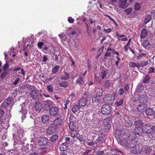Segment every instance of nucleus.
<instances>
[{
	"label": "nucleus",
	"mask_w": 155,
	"mask_h": 155,
	"mask_svg": "<svg viewBox=\"0 0 155 155\" xmlns=\"http://www.w3.org/2000/svg\"><path fill=\"white\" fill-rule=\"evenodd\" d=\"M128 135L127 139H121L119 140V143L120 145L132 148L137 144L138 142L137 140L135 139L136 135L132 132H130Z\"/></svg>",
	"instance_id": "nucleus-1"
},
{
	"label": "nucleus",
	"mask_w": 155,
	"mask_h": 155,
	"mask_svg": "<svg viewBox=\"0 0 155 155\" xmlns=\"http://www.w3.org/2000/svg\"><path fill=\"white\" fill-rule=\"evenodd\" d=\"M24 131L20 129L17 130V132L13 134V137L14 139V145L16 144H22L24 143V141L22 140Z\"/></svg>",
	"instance_id": "nucleus-2"
},
{
	"label": "nucleus",
	"mask_w": 155,
	"mask_h": 155,
	"mask_svg": "<svg viewBox=\"0 0 155 155\" xmlns=\"http://www.w3.org/2000/svg\"><path fill=\"white\" fill-rule=\"evenodd\" d=\"M103 91L100 88H95L92 96L93 102L99 103L101 101L100 97L103 95Z\"/></svg>",
	"instance_id": "nucleus-3"
},
{
	"label": "nucleus",
	"mask_w": 155,
	"mask_h": 155,
	"mask_svg": "<svg viewBox=\"0 0 155 155\" xmlns=\"http://www.w3.org/2000/svg\"><path fill=\"white\" fill-rule=\"evenodd\" d=\"M130 132H132L129 131L126 129H121L118 130L116 131V136L120 139L119 140H120V138L122 137H123L122 139H126L128 137L127 135Z\"/></svg>",
	"instance_id": "nucleus-4"
},
{
	"label": "nucleus",
	"mask_w": 155,
	"mask_h": 155,
	"mask_svg": "<svg viewBox=\"0 0 155 155\" xmlns=\"http://www.w3.org/2000/svg\"><path fill=\"white\" fill-rule=\"evenodd\" d=\"M61 118L60 117H57L53 121L51 125H53L54 129H58L63 126L64 122Z\"/></svg>",
	"instance_id": "nucleus-5"
},
{
	"label": "nucleus",
	"mask_w": 155,
	"mask_h": 155,
	"mask_svg": "<svg viewBox=\"0 0 155 155\" xmlns=\"http://www.w3.org/2000/svg\"><path fill=\"white\" fill-rule=\"evenodd\" d=\"M111 122L110 118H105L103 121V124L104 126V129L101 128L100 132V134L103 135V133L102 132L105 131L106 129L107 130H110L111 127Z\"/></svg>",
	"instance_id": "nucleus-6"
},
{
	"label": "nucleus",
	"mask_w": 155,
	"mask_h": 155,
	"mask_svg": "<svg viewBox=\"0 0 155 155\" xmlns=\"http://www.w3.org/2000/svg\"><path fill=\"white\" fill-rule=\"evenodd\" d=\"M59 110L58 107H52L49 109V114L52 116L56 117L60 116L59 114Z\"/></svg>",
	"instance_id": "nucleus-7"
},
{
	"label": "nucleus",
	"mask_w": 155,
	"mask_h": 155,
	"mask_svg": "<svg viewBox=\"0 0 155 155\" xmlns=\"http://www.w3.org/2000/svg\"><path fill=\"white\" fill-rule=\"evenodd\" d=\"M20 107H21V110H20V112H21L22 114L21 118L22 120L25 119L26 117V114L27 113V110L26 109V107L25 104L23 103L21 104ZM23 121H22V122Z\"/></svg>",
	"instance_id": "nucleus-8"
},
{
	"label": "nucleus",
	"mask_w": 155,
	"mask_h": 155,
	"mask_svg": "<svg viewBox=\"0 0 155 155\" xmlns=\"http://www.w3.org/2000/svg\"><path fill=\"white\" fill-rule=\"evenodd\" d=\"M30 146L32 150L31 152L29 155H38L39 153V148L36 147V144L34 143L31 144Z\"/></svg>",
	"instance_id": "nucleus-9"
},
{
	"label": "nucleus",
	"mask_w": 155,
	"mask_h": 155,
	"mask_svg": "<svg viewBox=\"0 0 155 155\" xmlns=\"http://www.w3.org/2000/svg\"><path fill=\"white\" fill-rule=\"evenodd\" d=\"M142 150V146L137 145V144L131 150V151L134 153L139 154Z\"/></svg>",
	"instance_id": "nucleus-10"
},
{
	"label": "nucleus",
	"mask_w": 155,
	"mask_h": 155,
	"mask_svg": "<svg viewBox=\"0 0 155 155\" xmlns=\"http://www.w3.org/2000/svg\"><path fill=\"white\" fill-rule=\"evenodd\" d=\"M110 110L108 105H103L101 109V112L103 114L107 115L110 113Z\"/></svg>",
	"instance_id": "nucleus-11"
},
{
	"label": "nucleus",
	"mask_w": 155,
	"mask_h": 155,
	"mask_svg": "<svg viewBox=\"0 0 155 155\" xmlns=\"http://www.w3.org/2000/svg\"><path fill=\"white\" fill-rule=\"evenodd\" d=\"M48 142V140L46 137H42L38 139V144L41 146H45Z\"/></svg>",
	"instance_id": "nucleus-12"
},
{
	"label": "nucleus",
	"mask_w": 155,
	"mask_h": 155,
	"mask_svg": "<svg viewBox=\"0 0 155 155\" xmlns=\"http://www.w3.org/2000/svg\"><path fill=\"white\" fill-rule=\"evenodd\" d=\"M127 0H119L118 4L119 7L122 9H125L128 6L129 4L127 3Z\"/></svg>",
	"instance_id": "nucleus-13"
},
{
	"label": "nucleus",
	"mask_w": 155,
	"mask_h": 155,
	"mask_svg": "<svg viewBox=\"0 0 155 155\" xmlns=\"http://www.w3.org/2000/svg\"><path fill=\"white\" fill-rule=\"evenodd\" d=\"M104 100L107 103L111 104L114 103V99L113 95H109L105 96Z\"/></svg>",
	"instance_id": "nucleus-14"
},
{
	"label": "nucleus",
	"mask_w": 155,
	"mask_h": 155,
	"mask_svg": "<svg viewBox=\"0 0 155 155\" xmlns=\"http://www.w3.org/2000/svg\"><path fill=\"white\" fill-rule=\"evenodd\" d=\"M30 95V97L34 100L36 99L39 96H42L41 94L38 93L37 91L33 90L31 91Z\"/></svg>",
	"instance_id": "nucleus-15"
},
{
	"label": "nucleus",
	"mask_w": 155,
	"mask_h": 155,
	"mask_svg": "<svg viewBox=\"0 0 155 155\" xmlns=\"http://www.w3.org/2000/svg\"><path fill=\"white\" fill-rule=\"evenodd\" d=\"M148 98V97L146 94L139 95L138 100L140 103L144 104L147 103Z\"/></svg>",
	"instance_id": "nucleus-16"
},
{
	"label": "nucleus",
	"mask_w": 155,
	"mask_h": 155,
	"mask_svg": "<svg viewBox=\"0 0 155 155\" xmlns=\"http://www.w3.org/2000/svg\"><path fill=\"white\" fill-rule=\"evenodd\" d=\"M104 142L105 139L104 137L102 136H100L96 140L94 143L96 144V146H99Z\"/></svg>",
	"instance_id": "nucleus-17"
},
{
	"label": "nucleus",
	"mask_w": 155,
	"mask_h": 155,
	"mask_svg": "<svg viewBox=\"0 0 155 155\" xmlns=\"http://www.w3.org/2000/svg\"><path fill=\"white\" fill-rule=\"evenodd\" d=\"M42 108V106L39 102H36L35 103V111L39 112Z\"/></svg>",
	"instance_id": "nucleus-18"
},
{
	"label": "nucleus",
	"mask_w": 155,
	"mask_h": 155,
	"mask_svg": "<svg viewBox=\"0 0 155 155\" xmlns=\"http://www.w3.org/2000/svg\"><path fill=\"white\" fill-rule=\"evenodd\" d=\"M12 101V98L9 97L5 100L2 104V106L6 107L11 104Z\"/></svg>",
	"instance_id": "nucleus-19"
},
{
	"label": "nucleus",
	"mask_w": 155,
	"mask_h": 155,
	"mask_svg": "<svg viewBox=\"0 0 155 155\" xmlns=\"http://www.w3.org/2000/svg\"><path fill=\"white\" fill-rule=\"evenodd\" d=\"M147 105L146 104H142L138 105L137 109L139 111L143 112L144 111Z\"/></svg>",
	"instance_id": "nucleus-20"
},
{
	"label": "nucleus",
	"mask_w": 155,
	"mask_h": 155,
	"mask_svg": "<svg viewBox=\"0 0 155 155\" xmlns=\"http://www.w3.org/2000/svg\"><path fill=\"white\" fill-rule=\"evenodd\" d=\"M87 97H83L79 101V104L80 106H84L87 104Z\"/></svg>",
	"instance_id": "nucleus-21"
},
{
	"label": "nucleus",
	"mask_w": 155,
	"mask_h": 155,
	"mask_svg": "<svg viewBox=\"0 0 155 155\" xmlns=\"http://www.w3.org/2000/svg\"><path fill=\"white\" fill-rule=\"evenodd\" d=\"M49 116L44 115L41 118L42 122L44 124H48L49 123Z\"/></svg>",
	"instance_id": "nucleus-22"
},
{
	"label": "nucleus",
	"mask_w": 155,
	"mask_h": 155,
	"mask_svg": "<svg viewBox=\"0 0 155 155\" xmlns=\"http://www.w3.org/2000/svg\"><path fill=\"white\" fill-rule=\"evenodd\" d=\"M134 124L137 128H140L143 126V124L141 120H138L134 122Z\"/></svg>",
	"instance_id": "nucleus-23"
},
{
	"label": "nucleus",
	"mask_w": 155,
	"mask_h": 155,
	"mask_svg": "<svg viewBox=\"0 0 155 155\" xmlns=\"http://www.w3.org/2000/svg\"><path fill=\"white\" fill-rule=\"evenodd\" d=\"M56 130L57 129H54V127L53 125H51V126L48 127L47 131L48 133L50 134H53L55 131V130Z\"/></svg>",
	"instance_id": "nucleus-24"
},
{
	"label": "nucleus",
	"mask_w": 155,
	"mask_h": 155,
	"mask_svg": "<svg viewBox=\"0 0 155 155\" xmlns=\"http://www.w3.org/2000/svg\"><path fill=\"white\" fill-rule=\"evenodd\" d=\"M58 84L60 87L64 88L67 87L69 85L68 82L65 80L59 82Z\"/></svg>",
	"instance_id": "nucleus-25"
},
{
	"label": "nucleus",
	"mask_w": 155,
	"mask_h": 155,
	"mask_svg": "<svg viewBox=\"0 0 155 155\" xmlns=\"http://www.w3.org/2000/svg\"><path fill=\"white\" fill-rule=\"evenodd\" d=\"M146 114L148 116H151L154 114V111L152 108H148L145 111Z\"/></svg>",
	"instance_id": "nucleus-26"
},
{
	"label": "nucleus",
	"mask_w": 155,
	"mask_h": 155,
	"mask_svg": "<svg viewBox=\"0 0 155 155\" xmlns=\"http://www.w3.org/2000/svg\"><path fill=\"white\" fill-rule=\"evenodd\" d=\"M147 30L145 28H143L141 31L140 38H143L147 36Z\"/></svg>",
	"instance_id": "nucleus-27"
},
{
	"label": "nucleus",
	"mask_w": 155,
	"mask_h": 155,
	"mask_svg": "<svg viewBox=\"0 0 155 155\" xmlns=\"http://www.w3.org/2000/svg\"><path fill=\"white\" fill-rule=\"evenodd\" d=\"M75 122L76 121H71L70 122L69 125V128L71 130H74L76 128V125L75 124Z\"/></svg>",
	"instance_id": "nucleus-28"
},
{
	"label": "nucleus",
	"mask_w": 155,
	"mask_h": 155,
	"mask_svg": "<svg viewBox=\"0 0 155 155\" xmlns=\"http://www.w3.org/2000/svg\"><path fill=\"white\" fill-rule=\"evenodd\" d=\"M76 83L80 85L81 86L84 83L83 78L81 77H80L78 78L76 80Z\"/></svg>",
	"instance_id": "nucleus-29"
},
{
	"label": "nucleus",
	"mask_w": 155,
	"mask_h": 155,
	"mask_svg": "<svg viewBox=\"0 0 155 155\" xmlns=\"http://www.w3.org/2000/svg\"><path fill=\"white\" fill-rule=\"evenodd\" d=\"M151 16L150 15H146L144 19V23L145 25L149 22L151 19Z\"/></svg>",
	"instance_id": "nucleus-30"
},
{
	"label": "nucleus",
	"mask_w": 155,
	"mask_h": 155,
	"mask_svg": "<svg viewBox=\"0 0 155 155\" xmlns=\"http://www.w3.org/2000/svg\"><path fill=\"white\" fill-rule=\"evenodd\" d=\"M144 86H143V84L141 83H140L137 86L136 88V91L138 92H141L143 90Z\"/></svg>",
	"instance_id": "nucleus-31"
},
{
	"label": "nucleus",
	"mask_w": 155,
	"mask_h": 155,
	"mask_svg": "<svg viewBox=\"0 0 155 155\" xmlns=\"http://www.w3.org/2000/svg\"><path fill=\"white\" fill-rule=\"evenodd\" d=\"M129 66L130 67L135 68L137 67L138 68H140L139 64L138 62L134 63L133 62H130L129 64Z\"/></svg>",
	"instance_id": "nucleus-32"
},
{
	"label": "nucleus",
	"mask_w": 155,
	"mask_h": 155,
	"mask_svg": "<svg viewBox=\"0 0 155 155\" xmlns=\"http://www.w3.org/2000/svg\"><path fill=\"white\" fill-rule=\"evenodd\" d=\"M44 103L45 105H47L48 107L52 106L54 105V103L51 101L50 100H48L44 101Z\"/></svg>",
	"instance_id": "nucleus-33"
},
{
	"label": "nucleus",
	"mask_w": 155,
	"mask_h": 155,
	"mask_svg": "<svg viewBox=\"0 0 155 155\" xmlns=\"http://www.w3.org/2000/svg\"><path fill=\"white\" fill-rule=\"evenodd\" d=\"M80 109V106L78 104L74 105L72 108V112L75 113L77 111H78Z\"/></svg>",
	"instance_id": "nucleus-34"
},
{
	"label": "nucleus",
	"mask_w": 155,
	"mask_h": 155,
	"mask_svg": "<svg viewBox=\"0 0 155 155\" xmlns=\"http://www.w3.org/2000/svg\"><path fill=\"white\" fill-rule=\"evenodd\" d=\"M61 78L62 80H67L69 78V74L67 72H65L64 74L61 76Z\"/></svg>",
	"instance_id": "nucleus-35"
},
{
	"label": "nucleus",
	"mask_w": 155,
	"mask_h": 155,
	"mask_svg": "<svg viewBox=\"0 0 155 155\" xmlns=\"http://www.w3.org/2000/svg\"><path fill=\"white\" fill-rule=\"evenodd\" d=\"M152 150L151 148L149 146L145 147L144 151L146 154L150 153Z\"/></svg>",
	"instance_id": "nucleus-36"
},
{
	"label": "nucleus",
	"mask_w": 155,
	"mask_h": 155,
	"mask_svg": "<svg viewBox=\"0 0 155 155\" xmlns=\"http://www.w3.org/2000/svg\"><path fill=\"white\" fill-rule=\"evenodd\" d=\"M67 149V143H62L60 147V150L61 151H64Z\"/></svg>",
	"instance_id": "nucleus-37"
},
{
	"label": "nucleus",
	"mask_w": 155,
	"mask_h": 155,
	"mask_svg": "<svg viewBox=\"0 0 155 155\" xmlns=\"http://www.w3.org/2000/svg\"><path fill=\"white\" fill-rule=\"evenodd\" d=\"M142 45L144 48L146 49H147L149 47L148 46L150 45L149 42L146 40H144Z\"/></svg>",
	"instance_id": "nucleus-38"
},
{
	"label": "nucleus",
	"mask_w": 155,
	"mask_h": 155,
	"mask_svg": "<svg viewBox=\"0 0 155 155\" xmlns=\"http://www.w3.org/2000/svg\"><path fill=\"white\" fill-rule=\"evenodd\" d=\"M58 136L57 134H55L52 136L50 140L52 142H54L56 141L58 138Z\"/></svg>",
	"instance_id": "nucleus-39"
},
{
	"label": "nucleus",
	"mask_w": 155,
	"mask_h": 155,
	"mask_svg": "<svg viewBox=\"0 0 155 155\" xmlns=\"http://www.w3.org/2000/svg\"><path fill=\"white\" fill-rule=\"evenodd\" d=\"M77 132L76 130H71V135L72 137L73 138L75 137H77Z\"/></svg>",
	"instance_id": "nucleus-40"
},
{
	"label": "nucleus",
	"mask_w": 155,
	"mask_h": 155,
	"mask_svg": "<svg viewBox=\"0 0 155 155\" xmlns=\"http://www.w3.org/2000/svg\"><path fill=\"white\" fill-rule=\"evenodd\" d=\"M63 102L64 104V107H63L64 109L65 110H66L67 108V105L69 104V101L68 99H65L63 101Z\"/></svg>",
	"instance_id": "nucleus-41"
},
{
	"label": "nucleus",
	"mask_w": 155,
	"mask_h": 155,
	"mask_svg": "<svg viewBox=\"0 0 155 155\" xmlns=\"http://www.w3.org/2000/svg\"><path fill=\"white\" fill-rule=\"evenodd\" d=\"M123 99L122 98L118 99L116 101L115 104L117 106H120L123 104Z\"/></svg>",
	"instance_id": "nucleus-42"
},
{
	"label": "nucleus",
	"mask_w": 155,
	"mask_h": 155,
	"mask_svg": "<svg viewBox=\"0 0 155 155\" xmlns=\"http://www.w3.org/2000/svg\"><path fill=\"white\" fill-rule=\"evenodd\" d=\"M58 36L61 39V40L65 41L67 40V38L66 35L64 34H61L58 35Z\"/></svg>",
	"instance_id": "nucleus-43"
},
{
	"label": "nucleus",
	"mask_w": 155,
	"mask_h": 155,
	"mask_svg": "<svg viewBox=\"0 0 155 155\" xmlns=\"http://www.w3.org/2000/svg\"><path fill=\"white\" fill-rule=\"evenodd\" d=\"M60 68V66L56 65L52 69V72L53 74L56 73L58 71V69Z\"/></svg>",
	"instance_id": "nucleus-44"
},
{
	"label": "nucleus",
	"mask_w": 155,
	"mask_h": 155,
	"mask_svg": "<svg viewBox=\"0 0 155 155\" xmlns=\"http://www.w3.org/2000/svg\"><path fill=\"white\" fill-rule=\"evenodd\" d=\"M77 139L79 140L80 141L83 143L86 140V138L85 137L82 136H81L77 137Z\"/></svg>",
	"instance_id": "nucleus-45"
},
{
	"label": "nucleus",
	"mask_w": 155,
	"mask_h": 155,
	"mask_svg": "<svg viewBox=\"0 0 155 155\" xmlns=\"http://www.w3.org/2000/svg\"><path fill=\"white\" fill-rule=\"evenodd\" d=\"M150 79V78L149 75H146L145 76L143 79V82L145 83H147L149 82Z\"/></svg>",
	"instance_id": "nucleus-46"
},
{
	"label": "nucleus",
	"mask_w": 155,
	"mask_h": 155,
	"mask_svg": "<svg viewBox=\"0 0 155 155\" xmlns=\"http://www.w3.org/2000/svg\"><path fill=\"white\" fill-rule=\"evenodd\" d=\"M47 89L49 93H51L53 92V87L51 85L48 86Z\"/></svg>",
	"instance_id": "nucleus-47"
},
{
	"label": "nucleus",
	"mask_w": 155,
	"mask_h": 155,
	"mask_svg": "<svg viewBox=\"0 0 155 155\" xmlns=\"http://www.w3.org/2000/svg\"><path fill=\"white\" fill-rule=\"evenodd\" d=\"M84 144L85 146L89 145V146L95 144L94 143H93L92 141L90 140H87L86 142Z\"/></svg>",
	"instance_id": "nucleus-48"
},
{
	"label": "nucleus",
	"mask_w": 155,
	"mask_h": 155,
	"mask_svg": "<svg viewBox=\"0 0 155 155\" xmlns=\"http://www.w3.org/2000/svg\"><path fill=\"white\" fill-rule=\"evenodd\" d=\"M21 69V68L19 66H15L13 68H12L9 69V70H12L13 71L19 70Z\"/></svg>",
	"instance_id": "nucleus-49"
},
{
	"label": "nucleus",
	"mask_w": 155,
	"mask_h": 155,
	"mask_svg": "<svg viewBox=\"0 0 155 155\" xmlns=\"http://www.w3.org/2000/svg\"><path fill=\"white\" fill-rule=\"evenodd\" d=\"M148 64V62L147 61H142L140 64H139L140 67V66H145L147 65Z\"/></svg>",
	"instance_id": "nucleus-50"
},
{
	"label": "nucleus",
	"mask_w": 155,
	"mask_h": 155,
	"mask_svg": "<svg viewBox=\"0 0 155 155\" xmlns=\"http://www.w3.org/2000/svg\"><path fill=\"white\" fill-rule=\"evenodd\" d=\"M48 48L47 46H45L43 48V51L45 53L50 54L51 53V52L48 51Z\"/></svg>",
	"instance_id": "nucleus-51"
},
{
	"label": "nucleus",
	"mask_w": 155,
	"mask_h": 155,
	"mask_svg": "<svg viewBox=\"0 0 155 155\" xmlns=\"http://www.w3.org/2000/svg\"><path fill=\"white\" fill-rule=\"evenodd\" d=\"M141 8L140 4L138 3H136L134 6V10H140Z\"/></svg>",
	"instance_id": "nucleus-52"
},
{
	"label": "nucleus",
	"mask_w": 155,
	"mask_h": 155,
	"mask_svg": "<svg viewBox=\"0 0 155 155\" xmlns=\"http://www.w3.org/2000/svg\"><path fill=\"white\" fill-rule=\"evenodd\" d=\"M107 74V71L105 70H103L101 72V75L102 79H104L105 78Z\"/></svg>",
	"instance_id": "nucleus-53"
},
{
	"label": "nucleus",
	"mask_w": 155,
	"mask_h": 155,
	"mask_svg": "<svg viewBox=\"0 0 155 155\" xmlns=\"http://www.w3.org/2000/svg\"><path fill=\"white\" fill-rule=\"evenodd\" d=\"M111 83L109 80L106 81L105 83V86L107 88H108L110 87L111 85Z\"/></svg>",
	"instance_id": "nucleus-54"
},
{
	"label": "nucleus",
	"mask_w": 155,
	"mask_h": 155,
	"mask_svg": "<svg viewBox=\"0 0 155 155\" xmlns=\"http://www.w3.org/2000/svg\"><path fill=\"white\" fill-rule=\"evenodd\" d=\"M85 24L86 25V26L87 27V31L86 32L87 33V35L90 36L91 35V34L90 33V31L89 29V27L88 25L85 22Z\"/></svg>",
	"instance_id": "nucleus-55"
},
{
	"label": "nucleus",
	"mask_w": 155,
	"mask_h": 155,
	"mask_svg": "<svg viewBox=\"0 0 155 155\" xmlns=\"http://www.w3.org/2000/svg\"><path fill=\"white\" fill-rule=\"evenodd\" d=\"M9 66V64L6 62V63L5 64H4L3 66V70L4 71H5L6 70L8 69Z\"/></svg>",
	"instance_id": "nucleus-56"
},
{
	"label": "nucleus",
	"mask_w": 155,
	"mask_h": 155,
	"mask_svg": "<svg viewBox=\"0 0 155 155\" xmlns=\"http://www.w3.org/2000/svg\"><path fill=\"white\" fill-rule=\"evenodd\" d=\"M60 54H58V55L57 54H54L53 56V59L55 61H57L58 60V56H59Z\"/></svg>",
	"instance_id": "nucleus-57"
},
{
	"label": "nucleus",
	"mask_w": 155,
	"mask_h": 155,
	"mask_svg": "<svg viewBox=\"0 0 155 155\" xmlns=\"http://www.w3.org/2000/svg\"><path fill=\"white\" fill-rule=\"evenodd\" d=\"M44 45V43L41 42H39L37 44L38 47V48L41 49L42 48V46Z\"/></svg>",
	"instance_id": "nucleus-58"
},
{
	"label": "nucleus",
	"mask_w": 155,
	"mask_h": 155,
	"mask_svg": "<svg viewBox=\"0 0 155 155\" xmlns=\"http://www.w3.org/2000/svg\"><path fill=\"white\" fill-rule=\"evenodd\" d=\"M39 135V133H38L37 131H35L32 133L31 135L33 136L34 137H36Z\"/></svg>",
	"instance_id": "nucleus-59"
},
{
	"label": "nucleus",
	"mask_w": 155,
	"mask_h": 155,
	"mask_svg": "<svg viewBox=\"0 0 155 155\" xmlns=\"http://www.w3.org/2000/svg\"><path fill=\"white\" fill-rule=\"evenodd\" d=\"M124 91L123 89H120L118 91V93L120 95H122L124 94Z\"/></svg>",
	"instance_id": "nucleus-60"
},
{
	"label": "nucleus",
	"mask_w": 155,
	"mask_h": 155,
	"mask_svg": "<svg viewBox=\"0 0 155 155\" xmlns=\"http://www.w3.org/2000/svg\"><path fill=\"white\" fill-rule=\"evenodd\" d=\"M74 21V19L71 17H69L68 18V21L70 23H73Z\"/></svg>",
	"instance_id": "nucleus-61"
},
{
	"label": "nucleus",
	"mask_w": 155,
	"mask_h": 155,
	"mask_svg": "<svg viewBox=\"0 0 155 155\" xmlns=\"http://www.w3.org/2000/svg\"><path fill=\"white\" fill-rule=\"evenodd\" d=\"M132 121L129 120L127 122L126 125L128 127H130L132 125Z\"/></svg>",
	"instance_id": "nucleus-62"
},
{
	"label": "nucleus",
	"mask_w": 155,
	"mask_h": 155,
	"mask_svg": "<svg viewBox=\"0 0 155 155\" xmlns=\"http://www.w3.org/2000/svg\"><path fill=\"white\" fill-rule=\"evenodd\" d=\"M74 119L75 117H74V115L72 114H70L69 117V120L70 121L72 120H74Z\"/></svg>",
	"instance_id": "nucleus-63"
},
{
	"label": "nucleus",
	"mask_w": 155,
	"mask_h": 155,
	"mask_svg": "<svg viewBox=\"0 0 155 155\" xmlns=\"http://www.w3.org/2000/svg\"><path fill=\"white\" fill-rule=\"evenodd\" d=\"M19 81H20V78H16L15 79L14 81L13 82V84L14 85H16L18 84V83L19 82Z\"/></svg>",
	"instance_id": "nucleus-64"
}]
</instances>
